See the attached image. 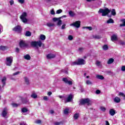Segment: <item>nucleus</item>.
I'll list each match as a JSON object with an SVG mask.
<instances>
[{
  "label": "nucleus",
  "mask_w": 125,
  "mask_h": 125,
  "mask_svg": "<svg viewBox=\"0 0 125 125\" xmlns=\"http://www.w3.org/2000/svg\"><path fill=\"white\" fill-rule=\"evenodd\" d=\"M85 104H86V105H87L88 106H89V105H91V102L90 101V100L89 99H84L80 101L79 105H84Z\"/></svg>",
  "instance_id": "f257e3e1"
},
{
  "label": "nucleus",
  "mask_w": 125,
  "mask_h": 125,
  "mask_svg": "<svg viewBox=\"0 0 125 125\" xmlns=\"http://www.w3.org/2000/svg\"><path fill=\"white\" fill-rule=\"evenodd\" d=\"M42 43L41 41L32 42H31V46H33V47H36L37 48H38V47H42Z\"/></svg>",
  "instance_id": "f03ea898"
},
{
  "label": "nucleus",
  "mask_w": 125,
  "mask_h": 125,
  "mask_svg": "<svg viewBox=\"0 0 125 125\" xmlns=\"http://www.w3.org/2000/svg\"><path fill=\"white\" fill-rule=\"evenodd\" d=\"M111 12V10H109L108 8L105 9H100L98 11V13H102V16H106L108 14Z\"/></svg>",
  "instance_id": "7ed1b4c3"
},
{
  "label": "nucleus",
  "mask_w": 125,
  "mask_h": 125,
  "mask_svg": "<svg viewBox=\"0 0 125 125\" xmlns=\"http://www.w3.org/2000/svg\"><path fill=\"white\" fill-rule=\"evenodd\" d=\"M62 17L66 18V17H67V16L63 15L62 17H60L59 18H53V21H54V22H56V21H58L57 25L58 26H61V25L62 24V21L61 19Z\"/></svg>",
  "instance_id": "20e7f679"
},
{
  "label": "nucleus",
  "mask_w": 125,
  "mask_h": 125,
  "mask_svg": "<svg viewBox=\"0 0 125 125\" xmlns=\"http://www.w3.org/2000/svg\"><path fill=\"white\" fill-rule=\"evenodd\" d=\"M27 14L26 12H23L20 16V19L21 20L23 23H27L28 22V19H27Z\"/></svg>",
  "instance_id": "39448f33"
},
{
  "label": "nucleus",
  "mask_w": 125,
  "mask_h": 125,
  "mask_svg": "<svg viewBox=\"0 0 125 125\" xmlns=\"http://www.w3.org/2000/svg\"><path fill=\"white\" fill-rule=\"evenodd\" d=\"M13 62V57L12 56L7 57L6 58V65L7 66H11Z\"/></svg>",
  "instance_id": "423d86ee"
},
{
  "label": "nucleus",
  "mask_w": 125,
  "mask_h": 125,
  "mask_svg": "<svg viewBox=\"0 0 125 125\" xmlns=\"http://www.w3.org/2000/svg\"><path fill=\"white\" fill-rule=\"evenodd\" d=\"M19 44L21 48H24V47H27L28 46V43L23 40L20 41Z\"/></svg>",
  "instance_id": "0eeeda50"
},
{
  "label": "nucleus",
  "mask_w": 125,
  "mask_h": 125,
  "mask_svg": "<svg viewBox=\"0 0 125 125\" xmlns=\"http://www.w3.org/2000/svg\"><path fill=\"white\" fill-rule=\"evenodd\" d=\"M13 31L17 32V33H20L22 31V27L20 25H17L13 29Z\"/></svg>",
  "instance_id": "6e6552de"
},
{
  "label": "nucleus",
  "mask_w": 125,
  "mask_h": 125,
  "mask_svg": "<svg viewBox=\"0 0 125 125\" xmlns=\"http://www.w3.org/2000/svg\"><path fill=\"white\" fill-rule=\"evenodd\" d=\"M70 26H73L76 28H80V27H81V21H76L75 22L71 24Z\"/></svg>",
  "instance_id": "1a4fd4ad"
},
{
  "label": "nucleus",
  "mask_w": 125,
  "mask_h": 125,
  "mask_svg": "<svg viewBox=\"0 0 125 125\" xmlns=\"http://www.w3.org/2000/svg\"><path fill=\"white\" fill-rule=\"evenodd\" d=\"M62 81L64 83H67L69 85H72V84H73V82H72V81H68L67 78H62Z\"/></svg>",
  "instance_id": "9d476101"
},
{
  "label": "nucleus",
  "mask_w": 125,
  "mask_h": 125,
  "mask_svg": "<svg viewBox=\"0 0 125 125\" xmlns=\"http://www.w3.org/2000/svg\"><path fill=\"white\" fill-rule=\"evenodd\" d=\"M74 97V95L72 94H70L68 95L67 98L66 99L65 101V103H67L68 102H71L72 100H73V98Z\"/></svg>",
  "instance_id": "9b49d317"
},
{
  "label": "nucleus",
  "mask_w": 125,
  "mask_h": 125,
  "mask_svg": "<svg viewBox=\"0 0 125 125\" xmlns=\"http://www.w3.org/2000/svg\"><path fill=\"white\" fill-rule=\"evenodd\" d=\"M78 65H84L85 64V61L83 59H78Z\"/></svg>",
  "instance_id": "f8f14e48"
},
{
  "label": "nucleus",
  "mask_w": 125,
  "mask_h": 125,
  "mask_svg": "<svg viewBox=\"0 0 125 125\" xmlns=\"http://www.w3.org/2000/svg\"><path fill=\"white\" fill-rule=\"evenodd\" d=\"M6 115H7V108H4L3 109V111L1 113L2 117L3 118H5L6 117Z\"/></svg>",
  "instance_id": "ddd939ff"
},
{
  "label": "nucleus",
  "mask_w": 125,
  "mask_h": 125,
  "mask_svg": "<svg viewBox=\"0 0 125 125\" xmlns=\"http://www.w3.org/2000/svg\"><path fill=\"white\" fill-rule=\"evenodd\" d=\"M20 74V72L18 71L13 73L12 75H9V78L11 80H13V81H16L15 78L12 77L13 76H17V75H19Z\"/></svg>",
  "instance_id": "4468645a"
},
{
  "label": "nucleus",
  "mask_w": 125,
  "mask_h": 125,
  "mask_svg": "<svg viewBox=\"0 0 125 125\" xmlns=\"http://www.w3.org/2000/svg\"><path fill=\"white\" fill-rule=\"evenodd\" d=\"M111 40L112 42H115L118 41V36L116 34H113L111 36Z\"/></svg>",
  "instance_id": "2eb2a0df"
},
{
  "label": "nucleus",
  "mask_w": 125,
  "mask_h": 125,
  "mask_svg": "<svg viewBox=\"0 0 125 125\" xmlns=\"http://www.w3.org/2000/svg\"><path fill=\"white\" fill-rule=\"evenodd\" d=\"M47 59H52V58H55V55L53 54H49L47 55Z\"/></svg>",
  "instance_id": "dca6fc26"
},
{
  "label": "nucleus",
  "mask_w": 125,
  "mask_h": 125,
  "mask_svg": "<svg viewBox=\"0 0 125 125\" xmlns=\"http://www.w3.org/2000/svg\"><path fill=\"white\" fill-rule=\"evenodd\" d=\"M25 84L27 85L30 84V80L28 77H25L23 78Z\"/></svg>",
  "instance_id": "f3484780"
},
{
  "label": "nucleus",
  "mask_w": 125,
  "mask_h": 125,
  "mask_svg": "<svg viewBox=\"0 0 125 125\" xmlns=\"http://www.w3.org/2000/svg\"><path fill=\"white\" fill-rule=\"evenodd\" d=\"M1 82L2 83V87H4V86L5 85V83H6L5 82H6V77H3L1 80Z\"/></svg>",
  "instance_id": "a211bd4d"
},
{
  "label": "nucleus",
  "mask_w": 125,
  "mask_h": 125,
  "mask_svg": "<svg viewBox=\"0 0 125 125\" xmlns=\"http://www.w3.org/2000/svg\"><path fill=\"white\" fill-rule=\"evenodd\" d=\"M114 101L115 102V103H120V102H121V98L118 97H116L114 99Z\"/></svg>",
  "instance_id": "6ab92c4d"
},
{
  "label": "nucleus",
  "mask_w": 125,
  "mask_h": 125,
  "mask_svg": "<svg viewBox=\"0 0 125 125\" xmlns=\"http://www.w3.org/2000/svg\"><path fill=\"white\" fill-rule=\"evenodd\" d=\"M31 97L33 98V99H37L38 98V95L36 94L35 92H33L32 94L31 95Z\"/></svg>",
  "instance_id": "aec40b11"
},
{
  "label": "nucleus",
  "mask_w": 125,
  "mask_h": 125,
  "mask_svg": "<svg viewBox=\"0 0 125 125\" xmlns=\"http://www.w3.org/2000/svg\"><path fill=\"white\" fill-rule=\"evenodd\" d=\"M109 114L111 116H114L116 114V111L113 109H111L109 110Z\"/></svg>",
  "instance_id": "412c9836"
},
{
  "label": "nucleus",
  "mask_w": 125,
  "mask_h": 125,
  "mask_svg": "<svg viewBox=\"0 0 125 125\" xmlns=\"http://www.w3.org/2000/svg\"><path fill=\"white\" fill-rule=\"evenodd\" d=\"M22 102L23 104H26L27 103H29V99L27 98L22 99Z\"/></svg>",
  "instance_id": "4be33fe9"
},
{
  "label": "nucleus",
  "mask_w": 125,
  "mask_h": 125,
  "mask_svg": "<svg viewBox=\"0 0 125 125\" xmlns=\"http://www.w3.org/2000/svg\"><path fill=\"white\" fill-rule=\"evenodd\" d=\"M23 58L26 60H30L31 56H30V55L27 54V55H24L23 57Z\"/></svg>",
  "instance_id": "5701e85b"
},
{
  "label": "nucleus",
  "mask_w": 125,
  "mask_h": 125,
  "mask_svg": "<svg viewBox=\"0 0 125 125\" xmlns=\"http://www.w3.org/2000/svg\"><path fill=\"white\" fill-rule=\"evenodd\" d=\"M106 23L107 24H113L114 23V20L112 19H109L107 21Z\"/></svg>",
  "instance_id": "b1692460"
},
{
  "label": "nucleus",
  "mask_w": 125,
  "mask_h": 125,
  "mask_svg": "<svg viewBox=\"0 0 125 125\" xmlns=\"http://www.w3.org/2000/svg\"><path fill=\"white\" fill-rule=\"evenodd\" d=\"M22 113H27V112H29V109L26 107H23L21 109Z\"/></svg>",
  "instance_id": "393cba45"
},
{
  "label": "nucleus",
  "mask_w": 125,
  "mask_h": 125,
  "mask_svg": "<svg viewBox=\"0 0 125 125\" xmlns=\"http://www.w3.org/2000/svg\"><path fill=\"white\" fill-rule=\"evenodd\" d=\"M79 117H80V114L79 113H75L73 116L74 120H78L79 119Z\"/></svg>",
  "instance_id": "a878e982"
},
{
  "label": "nucleus",
  "mask_w": 125,
  "mask_h": 125,
  "mask_svg": "<svg viewBox=\"0 0 125 125\" xmlns=\"http://www.w3.org/2000/svg\"><path fill=\"white\" fill-rule=\"evenodd\" d=\"M46 26H47V27H49V28H50V27H53L55 26L54 23H51V22H48L46 23Z\"/></svg>",
  "instance_id": "bb28decb"
},
{
  "label": "nucleus",
  "mask_w": 125,
  "mask_h": 125,
  "mask_svg": "<svg viewBox=\"0 0 125 125\" xmlns=\"http://www.w3.org/2000/svg\"><path fill=\"white\" fill-rule=\"evenodd\" d=\"M71 66H76V65H79V63L78 61H75L73 62H71Z\"/></svg>",
  "instance_id": "cd10ccee"
},
{
  "label": "nucleus",
  "mask_w": 125,
  "mask_h": 125,
  "mask_svg": "<svg viewBox=\"0 0 125 125\" xmlns=\"http://www.w3.org/2000/svg\"><path fill=\"white\" fill-rule=\"evenodd\" d=\"M46 37L43 34H41L40 35V39L41 41H44V40H45Z\"/></svg>",
  "instance_id": "c85d7f7f"
},
{
  "label": "nucleus",
  "mask_w": 125,
  "mask_h": 125,
  "mask_svg": "<svg viewBox=\"0 0 125 125\" xmlns=\"http://www.w3.org/2000/svg\"><path fill=\"white\" fill-rule=\"evenodd\" d=\"M121 22H123V24L120 25V27H125V19L121 20Z\"/></svg>",
  "instance_id": "c756f323"
},
{
  "label": "nucleus",
  "mask_w": 125,
  "mask_h": 125,
  "mask_svg": "<svg viewBox=\"0 0 125 125\" xmlns=\"http://www.w3.org/2000/svg\"><path fill=\"white\" fill-rule=\"evenodd\" d=\"M96 78L99 80H104V77H103L102 75H98L96 76Z\"/></svg>",
  "instance_id": "7c9ffc66"
},
{
  "label": "nucleus",
  "mask_w": 125,
  "mask_h": 125,
  "mask_svg": "<svg viewBox=\"0 0 125 125\" xmlns=\"http://www.w3.org/2000/svg\"><path fill=\"white\" fill-rule=\"evenodd\" d=\"M85 83H86V84L89 85L92 84V82H91V81H90V80H86Z\"/></svg>",
  "instance_id": "2f4dec72"
},
{
  "label": "nucleus",
  "mask_w": 125,
  "mask_h": 125,
  "mask_svg": "<svg viewBox=\"0 0 125 125\" xmlns=\"http://www.w3.org/2000/svg\"><path fill=\"white\" fill-rule=\"evenodd\" d=\"M83 29H88L89 31H92V27L91 26H84L83 27Z\"/></svg>",
  "instance_id": "473e14b6"
},
{
  "label": "nucleus",
  "mask_w": 125,
  "mask_h": 125,
  "mask_svg": "<svg viewBox=\"0 0 125 125\" xmlns=\"http://www.w3.org/2000/svg\"><path fill=\"white\" fill-rule=\"evenodd\" d=\"M32 33L30 31H26L25 33V36L26 37H31Z\"/></svg>",
  "instance_id": "72a5a7b5"
},
{
  "label": "nucleus",
  "mask_w": 125,
  "mask_h": 125,
  "mask_svg": "<svg viewBox=\"0 0 125 125\" xmlns=\"http://www.w3.org/2000/svg\"><path fill=\"white\" fill-rule=\"evenodd\" d=\"M68 14L70 15V16H71V17H74V16H75V14H74V12H73L72 11H70L68 12Z\"/></svg>",
  "instance_id": "f704fd0d"
},
{
  "label": "nucleus",
  "mask_w": 125,
  "mask_h": 125,
  "mask_svg": "<svg viewBox=\"0 0 125 125\" xmlns=\"http://www.w3.org/2000/svg\"><path fill=\"white\" fill-rule=\"evenodd\" d=\"M114 62V60L113 58H110L107 62V64H112Z\"/></svg>",
  "instance_id": "c9c22d12"
},
{
  "label": "nucleus",
  "mask_w": 125,
  "mask_h": 125,
  "mask_svg": "<svg viewBox=\"0 0 125 125\" xmlns=\"http://www.w3.org/2000/svg\"><path fill=\"white\" fill-rule=\"evenodd\" d=\"M6 49V46H0V50H2L3 51Z\"/></svg>",
  "instance_id": "e433bc0d"
},
{
  "label": "nucleus",
  "mask_w": 125,
  "mask_h": 125,
  "mask_svg": "<svg viewBox=\"0 0 125 125\" xmlns=\"http://www.w3.org/2000/svg\"><path fill=\"white\" fill-rule=\"evenodd\" d=\"M116 14V10H115V9H113L111 11V15H112L113 16H115Z\"/></svg>",
  "instance_id": "4c0bfd02"
},
{
  "label": "nucleus",
  "mask_w": 125,
  "mask_h": 125,
  "mask_svg": "<svg viewBox=\"0 0 125 125\" xmlns=\"http://www.w3.org/2000/svg\"><path fill=\"white\" fill-rule=\"evenodd\" d=\"M64 114H65V115H68V114L69 113V109L66 108L63 111Z\"/></svg>",
  "instance_id": "58836bf2"
},
{
  "label": "nucleus",
  "mask_w": 125,
  "mask_h": 125,
  "mask_svg": "<svg viewBox=\"0 0 125 125\" xmlns=\"http://www.w3.org/2000/svg\"><path fill=\"white\" fill-rule=\"evenodd\" d=\"M103 49L104 50H108V45H104L103 46Z\"/></svg>",
  "instance_id": "ea45409f"
},
{
  "label": "nucleus",
  "mask_w": 125,
  "mask_h": 125,
  "mask_svg": "<svg viewBox=\"0 0 125 125\" xmlns=\"http://www.w3.org/2000/svg\"><path fill=\"white\" fill-rule=\"evenodd\" d=\"M101 38H102L101 36H100V35H96V36H93L94 39H101Z\"/></svg>",
  "instance_id": "a19ab883"
},
{
  "label": "nucleus",
  "mask_w": 125,
  "mask_h": 125,
  "mask_svg": "<svg viewBox=\"0 0 125 125\" xmlns=\"http://www.w3.org/2000/svg\"><path fill=\"white\" fill-rule=\"evenodd\" d=\"M62 9H60L57 10L56 14H60V13H62Z\"/></svg>",
  "instance_id": "79ce46f5"
},
{
  "label": "nucleus",
  "mask_w": 125,
  "mask_h": 125,
  "mask_svg": "<svg viewBox=\"0 0 125 125\" xmlns=\"http://www.w3.org/2000/svg\"><path fill=\"white\" fill-rule=\"evenodd\" d=\"M119 95L120 96H122L123 97H124L125 98V94L124 93H123V92H119Z\"/></svg>",
  "instance_id": "37998d69"
},
{
  "label": "nucleus",
  "mask_w": 125,
  "mask_h": 125,
  "mask_svg": "<svg viewBox=\"0 0 125 125\" xmlns=\"http://www.w3.org/2000/svg\"><path fill=\"white\" fill-rule=\"evenodd\" d=\"M66 28V24L64 23L62 26L61 29L62 30H64V29Z\"/></svg>",
  "instance_id": "c03bdc74"
},
{
  "label": "nucleus",
  "mask_w": 125,
  "mask_h": 125,
  "mask_svg": "<svg viewBox=\"0 0 125 125\" xmlns=\"http://www.w3.org/2000/svg\"><path fill=\"white\" fill-rule=\"evenodd\" d=\"M12 105L13 106V107H18L19 104H15V103H12Z\"/></svg>",
  "instance_id": "a18cd8bd"
},
{
  "label": "nucleus",
  "mask_w": 125,
  "mask_h": 125,
  "mask_svg": "<svg viewBox=\"0 0 125 125\" xmlns=\"http://www.w3.org/2000/svg\"><path fill=\"white\" fill-rule=\"evenodd\" d=\"M96 65H97V66H98V67H100L101 66V63L100 62L97 61Z\"/></svg>",
  "instance_id": "49530a36"
},
{
  "label": "nucleus",
  "mask_w": 125,
  "mask_h": 125,
  "mask_svg": "<svg viewBox=\"0 0 125 125\" xmlns=\"http://www.w3.org/2000/svg\"><path fill=\"white\" fill-rule=\"evenodd\" d=\"M43 100H45V101H48V97L46 96H45L43 98Z\"/></svg>",
  "instance_id": "de8ad7c7"
},
{
  "label": "nucleus",
  "mask_w": 125,
  "mask_h": 125,
  "mask_svg": "<svg viewBox=\"0 0 125 125\" xmlns=\"http://www.w3.org/2000/svg\"><path fill=\"white\" fill-rule=\"evenodd\" d=\"M101 111H103L104 112L106 111V108H105L104 107L102 106L100 108Z\"/></svg>",
  "instance_id": "09e8293b"
},
{
  "label": "nucleus",
  "mask_w": 125,
  "mask_h": 125,
  "mask_svg": "<svg viewBox=\"0 0 125 125\" xmlns=\"http://www.w3.org/2000/svg\"><path fill=\"white\" fill-rule=\"evenodd\" d=\"M68 40H69V41H72L73 40V36L72 35H69L68 37Z\"/></svg>",
  "instance_id": "8fccbe9b"
},
{
  "label": "nucleus",
  "mask_w": 125,
  "mask_h": 125,
  "mask_svg": "<svg viewBox=\"0 0 125 125\" xmlns=\"http://www.w3.org/2000/svg\"><path fill=\"white\" fill-rule=\"evenodd\" d=\"M35 123H36V124H42V120H36V121H35Z\"/></svg>",
  "instance_id": "3c124183"
},
{
  "label": "nucleus",
  "mask_w": 125,
  "mask_h": 125,
  "mask_svg": "<svg viewBox=\"0 0 125 125\" xmlns=\"http://www.w3.org/2000/svg\"><path fill=\"white\" fill-rule=\"evenodd\" d=\"M10 5H13V4H14V1L13 0H11L9 1Z\"/></svg>",
  "instance_id": "603ef678"
},
{
  "label": "nucleus",
  "mask_w": 125,
  "mask_h": 125,
  "mask_svg": "<svg viewBox=\"0 0 125 125\" xmlns=\"http://www.w3.org/2000/svg\"><path fill=\"white\" fill-rule=\"evenodd\" d=\"M19 2H20V3H24V2H25V0H18Z\"/></svg>",
  "instance_id": "864d4df0"
},
{
  "label": "nucleus",
  "mask_w": 125,
  "mask_h": 125,
  "mask_svg": "<svg viewBox=\"0 0 125 125\" xmlns=\"http://www.w3.org/2000/svg\"><path fill=\"white\" fill-rule=\"evenodd\" d=\"M51 14H52V15H54V14H55V12H54V9L51 10Z\"/></svg>",
  "instance_id": "5fc2aeb1"
},
{
  "label": "nucleus",
  "mask_w": 125,
  "mask_h": 125,
  "mask_svg": "<svg viewBox=\"0 0 125 125\" xmlns=\"http://www.w3.org/2000/svg\"><path fill=\"white\" fill-rule=\"evenodd\" d=\"M121 70H122V71H123V72H125V66H123L121 68Z\"/></svg>",
  "instance_id": "6e6d98bb"
},
{
  "label": "nucleus",
  "mask_w": 125,
  "mask_h": 125,
  "mask_svg": "<svg viewBox=\"0 0 125 125\" xmlns=\"http://www.w3.org/2000/svg\"><path fill=\"white\" fill-rule=\"evenodd\" d=\"M120 44H121L122 45H125V42L124 41H121L120 42Z\"/></svg>",
  "instance_id": "4d7b16f0"
},
{
  "label": "nucleus",
  "mask_w": 125,
  "mask_h": 125,
  "mask_svg": "<svg viewBox=\"0 0 125 125\" xmlns=\"http://www.w3.org/2000/svg\"><path fill=\"white\" fill-rule=\"evenodd\" d=\"M61 124V122H56L54 123V125H60Z\"/></svg>",
  "instance_id": "13d9d810"
},
{
  "label": "nucleus",
  "mask_w": 125,
  "mask_h": 125,
  "mask_svg": "<svg viewBox=\"0 0 125 125\" xmlns=\"http://www.w3.org/2000/svg\"><path fill=\"white\" fill-rule=\"evenodd\" d=\"M52 94V92H48V93H47V95L48 96H50V95H51Z\"/></svg>",
  "instance_id": "bf43d9fd"
},
{
  "label": "nucleus",
  "mask_w": 125,
  "mask_h": 125,
  "mask_svg": "<svg viewBox=\"0 0 125 125\" xmlns=\"http://www.w3.org/2000/svg\"><path fill=\"white\" fill-rule=\"evenodd\" d=\"M96 94H99L100 93V90H97L96 91Z\"/></svg>",
  "instance_id": "052dcab7"
},
{
  "label": "nucleus",
  "mask_w": 125,
  "mask_h": 125,
  "mask_svg": "<svg viewBox=\"0 0 125 125\" xmlns=\"http://www.w3.org/2000/svg\"><path fill=\"white\" fill-rule=\"evenodd\" d=\"M45 1H46V2H52V0H44Z\"/></svg>",
  "instance_id": "680f3d73"
},
{
  "label": "nucleus",
  "mask_w": 125,
  "mask_h": 125,
  "mask_svg": "<svg viewBox=\"0 0 125 125\" xmlns=\"http://www.w3.org/2000/svg\"><path fill=\"white\" fill-rule=\"evenodd\" d=\"M79 51L82 52V51H83V48H79Z\"/></svg>",
  "instance_id": "e2e57ef3"
},
{
  "label": "nucleus",
  "mask_w": 125,
  "mask_h": 125,
  "mask_svg": "<svg viewBox=\"0 0 125 125\" xmlns=\"http://www.w3.org/2000/svg\"><path fill=\"white\" fill-rule=\"evenodd\" d=\"M105 125H110V124L109 123V122H108V121H105Z\"/></svg>",
  "instance_id": "0e129e2a"
},
{
  "label": "nucleus",
  "mask_w": 125,
  "mask_h": 125,
  "mask_svg": "<svg viewBox=\"0 0 125 125\" xmlns=\"http://www.w3.org/2000/svg\"><path fill=\"white\" fill-rule=\"evenodd\" d=\"M58 0H52V2H57Z\"/></svg>",
  "instance_id": "69168bd1"
},
{
  "label": "nucleus",
  "mask_w": 125,
  "mask_h": 125,
  "mask_svg": "<svg viewBox=\"0 0 125 125\" xmlns=\"http://www.w3.org/2000/svg\"><path fill=\"white\" fill-rule=\"evenodd\" d=\"M50 114H54V111H53V110H50Z\"/></svg>",
  "instance_id": "338daca9"
},
{
  "label": "nucleus",
  "mask_w": 125,
  "mask_h": 125,
  "mask_svg": "<svg viewBox=\"0 0 125 125\" xmlns=\"http://www.w3.org/2000/svg\"><path fill=\"white\" fill-rule=\"evenodd\" d=\"M20 125H27V124H24V123H21Z\"/></svg>",
  "instance_id": "774afa93"
}]
</instances>
